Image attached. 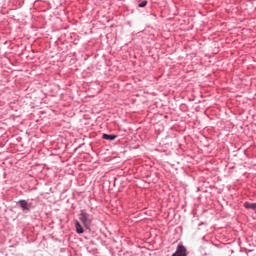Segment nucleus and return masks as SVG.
Returning <instances> with one entry per match:
<instances>
[{
    "mask_svg": "<svg viewBox=\"0 0 256 256\" xmlns=\"http://www.w3.org/2000/svg\"><path fill=\"white\" fill-rule=\"evenodd\" d=\"M79 219L83 223L84 227H86V229H89V227H91V220L89 219V214H87L85 210H81Z\"/></svg>",
    "mask_w": 256,
    "mask_h": 256,
    "instance_id": "f257e3e1",
    "label": "nucleus"
},
{
    "mask_svg": "<svg viewBox=\"0 0 256 256\" xmlns=\"http://www.w3.org/2000/svg\"><path fill=\"white\" fill-rule=\"evenodd\" d=\"M75 228L77 233L79 234L84 233L83 226H81V224L77 220L75 222Z\"/></svg>",
    "mask_w": 256,
    "mask_h": 256,
    "instance_id": "423d86ee",
    "label": "nucleus"
},
{
    "mask_svg": "<svg viewBox=\"0 0 256 256\" xmlns=\"http://www.w3.org/2000/svg\"><path fill=\"white\" fill-rule=\"evenodd\" d=\"M18 203H19L21 209H23V211H29V204L27 203V201L20 200Z\"/></svg>",
    "mask_w": 256,
    "mask_h": 256,
    "instance_id": "7ed1b4c3",
    "label": "nucleus"
},
{
    "mask_svg": "<svg viewBox=\"0 0 256 256\" xmlns=\"http://www.w3.org/2000/svg\"><path fill=\"white\" fill-rule=\"evenodd\" d=\"M102 138L106 139L107 141H115V139H117V135L103 134Z\"/></svg>",
    "mask_w": 256,
    "mask_h": 256,
    "instance_id": "20e7f679",
    "label": "nucleus"
},
{
    "mask_svg": "<svg viewBox=\"0 0 256 256\" xmlns=\"http://www.w3.org/2000/svg\"><path fill=\"white\" fill-rule=\"evenodd\" d=\"M244 207L246 209H252V211H255V213H256V203L246 202V203H244Z\"/></svg>",
    "mask_w": 256,
    "mask_h": 256,
    "instance_id": "39448f33",
    "label": "nucleus"
},
{
    "mask_svg": "<svg viewBox=\"0 0 256 256\" xmlns=\"http://www.w3.org/2000/svg\"><path fill=\"white\" fill-rule=\"evenodd\" d=\"M172 256H187V248L183 244L177 246L176 252Z\"/></svg>",
    "mask_w": 256,
    "mask_h": 256,
    "instance_id": "f03ea898",
    "label": "nucleus"
},
{
    "mask_svg": "<svg viewBox=\"0 0 256 256\" xmlns=\"http://www.w3.org/2000/svg\"><path fill=\"white\" fill-rule=\"evenodd\" d=\"M138 6L139 7H146L147 6V0L142 1Z\"/></svg>",
    "mask_w": 256,
    "mask_h": 256,
    "instance_id": "0eeeda50",
    "label": "nucleus"
}]
</instances>
